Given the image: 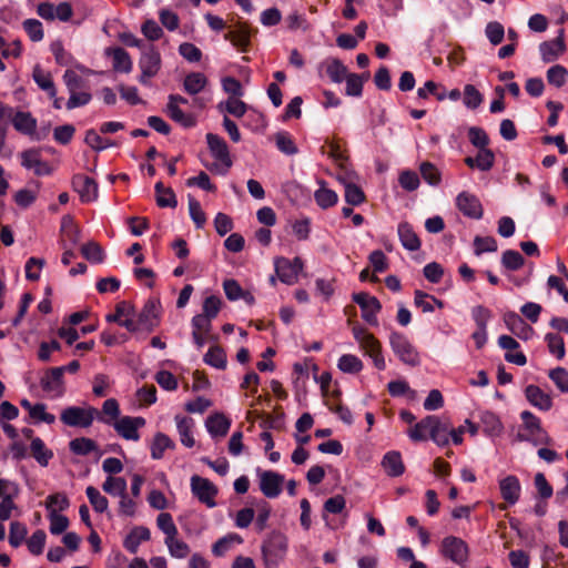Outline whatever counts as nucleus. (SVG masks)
Returning <instances> with one entry per match:
<instances>
[{
    "mask_svg": "<svg viewBox=\"0 0 568 568\" xmlns=\"http://www.w3.org/2000/svg\"><path fill=\"white\" fill-rule=\"evenodd\" d=\"M389 345L394 354L404 364L412 367H416L420 364L418 351L403 333L392 332L389 335Z\"/></svg>",
    "mask_w": 568,
    "mask_h": 568,
    "instance_id": "nucleus-3",
    "label": "nucleus"
},
{
    "mask_svg": "<svg viewBox=\"0 0 568 568\" xmlns=\"http://www.w3.org/2000/svg\"><path fill=\"white\" fill-rule=\"evenodd\" d=\"M87 497L92 505L93 509L97 513H104L108 509L109 501L108 499L100 494V491L93 487L89 486L85 489Z\"/></svg>",
    "mask_w": 568,
    "mask_h": 568,
    "instance_id": "nucleus-57",
    "label": "nucleus"
},
{
    "mask_svg": "<svg viewBox=\"0 0 568 568\" xmlns=\"http://www.w3.org/2000/svg\"><path fill=\"white\" fill-rule=\"evenodd\" d=\"M69 448L75 455L87 456L97 450L98 446L91 438L78 437L69 443Z\"/></svg>",
    "mask_w": 568,
    "mask_h": 568,
    "instance_id": "nucleus-41",
    "label": "nucleus"
},
{
    "mask_svg": "<svg viewBox=\"0 0 568 568\" xmlns=\"http://www.w3.org/2000/svg\"><path fill=\"white\" fill-rule=\"evenodd\" d=\"M160 302L158 300L150 298L145 302L142 311L138 315L140 325L143 331L152 332L159 324L160 315Z\"/></svg>",
    "mask_w": 568,
    "mask_h": 568,
    "instance_id": "nucleus-15",
    "label": "nucleus"
},
{
    "mask_svg": "<svg viewBox=\"0 0 568 568\" xmlns=\"http://www.w3.org/2000/svg\"><path fill=\"white\" fill-rule=\"evenodd\" d=\"M27 534L28 529L24 524L12 521L9 530V544L14 548L19 547L24 541Z\"/></svg>",
    "mask_w": 568,
    "mask_h": 568,
    "instance_id": "nucleus-55",
    "label": "nucleus"
},
{
    "mask_svg": "<svg viewBox=\"0 0 568 568\" xmlns=\"http://www.w3.org/2000/svg\"><path fill=\"white\" fill-rule=\"evenodd\" d=\"M566 49L564 40V30L559 31V36L552 40L544 41L539 44V51L544 62L555 61Z\"/></svg>",
    "mask_w": 568,
    "mask_h": 568,
    "instance_id": "nucleus-19",
    "label": "nucleus"
},
{
    "mask_svg": "<svg viewBox=\"0 0 568 568\" xmlns=\"http://www.w3.org/2000/svg\"><path fill=\"white\" fill-rule=\"evenodd\" d=\"M353 301L361 307L363 320L369 325H377L376 314L382 310L381 302L365 292L353 294Z\"/></svg>",
    "mask_w": 568,
    "mask_h": 568,
    "instance_id": "nucleus-9",
    "label": "nucleus"
},
{
    "mask_svg": "<svg viewBox=\"0 0 568 568\" xmlns=\"http://www.w3.org/2000/svg\"><path fill=\"white\" fill-rule=\"evenodd\" d=\"M274 265L277 277L287 285H293L297 282L298 273L304 267L303 260L298 256L292 261L286 257H276Z\"/></svg>",
    "mask_w": 568,
    "mask_h": 568,
    "instance_id": "nucleus-6",
    "label": "nucleus"
},
{
    "mask_svg": "<svg viewBox=\"0 0 568 568\" xmlns=\"http://www.w3.org/2000/svg\"><path fill=\"white\" fill-rule=\"evenodd\" d=\"M483 94L473 84H466L464 88V104L468 109H477L483 103Z\"/></svg>",
    "mask_w": 568,
    "mask_h": 568,
    "instance_id": "nucleus-62",
    "label": "nucleus"
},
{
    "mask_svg": "<svg viewBox=\"0 0 568 568\" xmlns=\"http://www.w3.org/2000/svg\"><path fill=\"white\" fill-rule=\"evenodd\" d=\"M217 108L223 111L225 110L227 113L234 115L235 118H242L246 110L247 105L240 99L230 98L225 103H219Z\"/></svg>",
    "mask_w": 568,
    "mask_h": 568,
    "instance_id": "nucleus-61",
    "label": "nucleus"
},
{
    "mask_svg": "<svg viewBox=\"0 0 568 568\" xmlns=\"http://www.w3.org/2000/svg\"><path fill=\"white\" fill-rule=\"evenodd\" d=\"M108 53L112 57L115 71L129 73L132 70L131 58L123 48L109 49Z\"/></svg>",
    "mask_w": 568,
    "mask_h": 568,
    "instance_id": "nucleus-32",
    "label": "nucleus"
},
{
    "mask_svg": "<svg viewBox=\"0 0 568 568\" xmlns=\"http://www.w3.org/2000/svg\"><path fill=\"white\" fill-rule=\"evenodd\" d=\"M207 146L212 155L219 160L226 170L232 166L229 146L223 138L214 133L206 134Z\"/></svg>",
    "mask_w": 568,
    "mask_h": 568,
    "instance_id": "nucleus-16",
    "label": "nucleus"
},
{
    "mask_svg": "<svg viewBox=\"0 0 568 568\" xmlns=\"http://www.w3.org/2000/svg\"><path fill=\"white\" fill-rule=\"evenodd\" d=\"M156 524L159 529L165 534V539L171 540L172 537L178 536V528L173 521L171 514L161 513L156 518Z\"/></svg>",
    "mask_w": 568,
    "mask_h": 568,
    "instance_id": "nucleus-56",
    "label": "nucleus"
},
{
    "mask_svg": "<svg viewBox=\"0 0 568 568\" xmlns=\"http://www.w3.org/2000/svg\"><path fill=\"white\" fill-rule=\"evenodd\" d=\"M21 165L27 170H33L37 176H44L52 174V168L49 163L41 160V150L30 148L20 154Z\"/></svg>",
    "mask_w": 568,
    "mask_h": 568,
    "instance_id": "nucleus-10",
    "label": "nucleus"
},
{
    "mask_svg": "<svg viewBox=\"0 0 568 568\" xmlns=\"http://www.w3.org/2000/svg\"><path fill=\"white\" fill-rule=\"evenodd\" d=\"M440 554L454 564L463 566L468 559L469 548L462 538L447 536L442 540Z\"/></svg>",
    "mask_w": 568,
    "mask_h": 568,
    "instance_id": "nucleus-5",
    "label": "nucleus"
},
{
    "mask_svg": "<svg viewBox=\"0 0 568 568\" xmlns=\"http://www.w3.org/2000/svg\"><path fill=\"white\" fill-rule=\"evenodd\" d=\"M176 428L180 435V440L185 447H193L195 444L192 428L194 426V420L191 417L185 416H176Z\"/></svg>",
    "mask_w": 568,
    "mask_h": 568,
    "instance_id": "nucleus-28",
    "label": "nucleus"
},
{
    "mask_svg": "<svg viewBox=\"0 0 568 568\" xmlns=\"http://www.w3.org/2000/svg\"><path fill=\"white\" fill-rule=\"evenodd\" d=\"M337 367L347 374H355L363 369L362 361L352 354H344L339 357Z\"/></svg>",
    "mask_w": 568,
    "mask_h": 568,
    "instance_id": "nucleus-50",
    "label": "nucleus"
},
{
    "mask_svg": "<svg viewBox=\"0 0 568 568\" xmlns=\"http://www.w3.org/2000/svg\"><path fill=\"white\" fill-rule=\"evenodd\" d=\"M397 233L402 245L408 251L420 248L422 242L408 222H400L397 226Z\"/></svg>",
    "mask_w": 568,
    "mask_h": 568,
    "instance_id": "nucleus-24",
    "label": "nucleus"
},
{
    "mask_svg": "<svg viewBox=\"0 0 568 568\" xmlns=\"http://www.w3.org/2000/svg\"><path fill=\"white\" fill-rule=\"evenodd\" d=\"M436 422V416H426L420 422L416 423L413 428L409 429V437L412 440L422 442L427 438L426 434H430L433 423Z\"/></svg>",
    "mask_w": 568,
    "mask_h": 568,
    "instance_id": "nucleus-38",
    "label": "nucleus"
},
{
    "mask_svg": "<svg viewBox=\"0 0 568 568\" xmlns=\"http://www.w3.org/2000/svg\"><path fill=\"white\" fill-rule=\"evenodd\" d=\"M276 148L286 155H294L298 152V149L292 138L286 131H281L275 134Z\"/></svg>",
    "mask_w": 568,
    "mask_h": 568,
    "instance_id": "nucleus-44",
    "label": "nucleus"
},
{
    "mask_svg": "<svg viewBox=\"0 0 568 568\" xmlns=\"http://www.w3.org/2000/svg\"><path fill=\"white\" fill-rule=\"evenodd\" d=\"M501 497L509 505H515L519 497L521 486L519 479L515 475H508L499 481Z\"/></svg>",
    "mask_w": 568,
    "mask_h": 568,
    "instance_id": "nucleus-21",
    "label": "nucleus"
},
{
    "mask_svg": "<svg viewBox=\"0 0 568 568\" xmlns=\"http://www.w3.org/2000/svg\"><path fill=\"white\" fill-rule=\"evenodd\" d=\"M205 426L212 437H224L231 427V420L222 413H214L207 417Z\"/></svg>",
    "mask_w": 568,
    "mask_h": 568,
    "instance_id": "nucleus-25",
    "label": "nucleus"
},
{
    "mask_svg": "<svg viewBox=\"0 0 568 568\" xmlns=\"http://www.w3.org/2000/svg\"><path fill=\"white\" fill-rule=\"evenodd\" d=\"M41 388L50 395L51 398H60L65 393L64 375L59 367L45 369L40 379Z\"/></svg>",
    "mask_w": 568,
    "mask_h": 568,
    "instance_id": "nucleus-7",
    "label": "nucleus"
},
{
    "mask_svg": "<svg viewBox=\"0 0 568 568\" xmlns=\"http://www.w3.org/2000/svg\"><path fill=\"white\" fill-rule=\"evenodd\" d=\"M284 476L273 471L265 470L260 474V489L267 498H276L282 493Z\"/></svg>",
    "mask_w": 568,
    "mask_h": 568,
    "instance_id": "nucleus-14",
    "label": "nucleus"
},
{
    "mask_svg": "<svg viewBox=\"0 0 568 568\" xmlns=\"http://www.w3.org/2000/svg\"><path fill=\"white\" fill-rule=\"evenodd\" d=\"M549 352L555 355L558 359L565 356V342L564 338L556 333H547L545 336Z\"/></svg>",
    "mask_w": 568,
    "mask_h": 568,
    "instance_id": "nucleus-59",
    "label": "nucleus"
},
{
    "mask_svg": "<svg viewBox=\"0 0 568 568\" xmlns=\"http://www.w3.org/2000/svg\"><path fill=\"white\" fill-rule=\"evenodd\" d=\"M203 361L205 364L217 369H225L227 363L226 354L224 349L219 345L211 346L204 355Z\"/></svg>",
    "mask_w": 568,
    "mask_h": 568,
    "instance_id": "nucleus-37",
    "label": "nucleus"
},
{
    "mask_svg": "<svg viewBox=\"0 0 568 568\" xmlns=\"http://www.w3.org/2000/svg\"><path fill=\"white\" fill-rule=\"evenodd\" d=\"M486 37L493 45H498L505 37V28L498 21H490L485 28Z\"/></svg>",
    "mask_w": 568,
    "mask_h": 568,
    "instance_id": "nucleus-63",
    "label": "nucleus"
},
{
    "mask_svg": "<svg viewBox=\"0 0 568 568\" xmlns=\"http://www.w3.org/2000/svg\"><path fill=\"white\" fill-rule=\"evenodd\" d=\"M47 535L44 530L38 529L36 530L31 537L27 540V546L29 551L34 555L39 556L43 552V548L45 545Z\"/></svg>",
    "mask_w": 568,
    "mask_h": 568,
    "instance_id": "nucleus-64",
    "label": "nucleus"
},
{
    "mask_svg": "<svg viewBox=\"0 0 568 568\" xmlns=\"http://www.w3.org/2000/svg\"><path fill=\"white\" fill-rule=\"evenodd\" d=\"M32 78L40 89L48 92L50 98H54L57 95V89L51 74L49 72H44L39 64L34 67Z\"/></svg>",
    "mask_w": 568,
    "mask_h": 568,
    "instance_id": "nucleus-33",
    "label": "nucleus"
},
{
    "mask_svg": "<svg viewBox=\"0 0 568 568\" xmlns=\"http://www.w3.org/2000/svg\"><path fill=\"white\" fill-rule=\"evenodd\" d=\"M207 79L201 72H191L184 79V90L191 95L200 93L206 85Z\"/></svg>",
    "mask_w": 568,
    "mask_h": 568,
    "instance_id": "nucleus-36",
    "label": "nucleus"
},
{
    "mask_svg": "<svg viewBox=\"0 0 568 568\" xmlns=\"http://www.w3.org/2000/svg\"><path fill=\"white\" fill-rule=\"evenodd\" d=\"M363 351L373 359L374 366L377 369H385L386 364L382 353V345L376 337H368V345Z\"/></svg>",
    "mask_w": 568,
    "mask_h": 568,
    "instance_id": "nucleus-35",
    "label": "nucleus"
},
{
    "mask_svg": "<svg viewBox=\"0 0 568 568\" xmlns=\"http://www.w3.org/2000/svg\"><path fill=\"white\" fill-rule=\"evenodd\" d=\"M481 423L485 426V432L491 436L499 435L503 430V424L498 416L491 412H485L480 417Z\"/></svg>",
    "mask_w": 568,
    "mask_h": 568,
    "instance_id": "nucleus-60",
    "label": "nucleus"
},
{
    "mask_svg": "<svg viewBox=\"0 0 568 568\" xmlns=\"http://www.w3.org/2000/svg\"><path fill=\"white\" fill-rule=\"evenodd\" d=\"M325 72L326 75L334 83H341L347 75V68L337 58H327L318 64V73L322 75Z\"/></svg>",
    "mask_w": 568,
    "mask_h": 568,
    "instance_id": "nucleus-18",
    "label": "nucleus"
},
{
    "mask_svg": "<svg viewBox=\"0 0 568 568\" xmlns=\"http://www.w3.org/2000/svg\"><path fill=\"white\" fill-rule=\"evenodd\" d=\"M381 465L389 477H398L405 471L402 455L397 450L387 452L383 456Z\"/></svg>",
    "mask_w": 568,
    "mask_h": 568,
    "instance_id": "nucleus-23",
    "label": "nucleus"
},
{
    "mask_svg": "<svg viewBox=\"0 0 568 568\" xmlns=\"http://www.w3.org/2000/svg\"><path fill=\"white\" fill-rule=\"evenodd\" d=\"M115 432L126 440H139V428L145 425V418L141 416H123L115 420L113 424Z\"/></svg>",
    "mask_w": 568,
    "mask_h": 568,
    "instance_id": "nucleus-11",
    "label": "nucleus"
},
{
    "mask_svg": "<svg viewBox=\"0 0 568 568\" xmlns=\"http://www.w3.org/2000/svg\"><path fill=\"white\" fill-rule=\"evenodd\" d=\"M504 322L507 328L515 335L521 337L523 331H531L532 328L515 312H507L504 315Z\"/></svg>",
    "mask_w": 568,
    "mask_h": 568,
    "instance_id": "nucleus-43",
    "label": "nucleus"
},
{
    "mask_svg": "<svg viewBox=\"0 0 568 568\" xmlns=\"http://www.w3.org/2000/svg\"><path fill=\"white\" fill-rule=\"evenodd\" d=\"M98 410L94 407L83 408L69 406L60 414V420L70 427L88 428L92 425Z\"/></svg>",
    "mask_w": 568,
    "mask_h": 568,
    "instance_id": "nucleus-4",
    "label": "nucleus"
},
{
    "mask_svg": "<svg viewBox=\"0 0 568 568\" xmlns=\"http://www.w3.org/2000/svg\"><path fill=\"white\" fill-rule=\"evenodd\" d=\"M37 123V119L30 112L26 111H17L14 113V118L12 119L13 128L19 133L28 136H31L36 133Z\"/></svg>",
    "mask_w": 568,
    "mask_h": 568,
    "instance_id": "nucleus-26",
    "label": "nucleus"
},
{
    "mask_svg": "<svg viewBox=\"0 0 568 568\" xmlns=\"http://www.w3.org/2000/svg\"><path fill=\"white\" fill-rule=\"evenodd\" d=\"M212 321L213 320L205 317L202 314H196L192 317L191 321L193 332L205 333L207 336H210L212 342H217L219 335L212 334Z\"/></svg>",
    "mask_w": 568,
    "mask_h": 568,
    "instance_id": "nucleus-49",
    "label": "nucleus"
},
{
    "mask_svg": "<svg viewBox=\"0 0 568 568\" xmlns=\"http://www.w3.org/2000/svg\"><path fill=\"white\" fill-rule=\"evenodd\" d=\"M81 254L84 258H87L91 263H102L104 261L105 254L102 246L97 242H88L82 245Z\"/></svg>",
    "mask_w": 568,
    "mask_h": 568,
    "instance_id": "nucleus-46",
    "label": "nucleus"
},
{
    "mask_svg": "<svg viewBox=\"0 0 568 568\" xmlns=\"http://www.w3.org/2000/svg\"><path fill=\"white\" fill-rule=\"evenodd\" d=\"M498 248L497 241L493 236H475L474 253L479 256L483 253L496 252Z\"/></svg>",
    "mask_w": 568,
    "mask_h": 568,
    "instance_id": "nucleus-53",
    "label": "nucleus"
},
{
    "mask_svg": "<svg viewBox=\"0 0 568 568\" xmlns=\"http://www.w3.org/2000/svg\"><path fill=\"white\" fill-rule=\"evenodd\" d=\"M429 437L438 446H447L449 444L448 426L442 423L438 417H436V422L433 423Z\"/></svg>",
    "mask_w": 568,
    "mask_h": 568,
    "instance_id": "nucleus-45",
    "label": "nucleus"
},
{
    "mask_svg": "<svg viewBox=\"0 0 568 568\" xmlns=\"http://www.w3.org/2000/svg\"><path fill=\"white\" fill-rule=\"evenodd\" d=\"M166 113L174 122L181 124L183 128L189 129L196 124L194 116L184 113L175 103H168Z\"/></svg>",
    "mask_w": 568,
    "mask_h": 568,
    "instance_id": "nucleus-39",
    "label": "nucleus"
},
{
    "mask_svg": "<svg viewBox=\"0 0 568 568\" xmlns=\"http://www.w3.org/2000/svg\"><path fill=\"white\" fill-rule=\"evenodd\" d=\"M154 191L158 206L171 209L176 207L178 200L174 191L171 187L164 186V184L161 181H159L154 185Z\"/></svg>",
    "mask_w": 568,
    "mask_h": 568,
    "instance_id": "nucleus-29",
    "label": "nucleus"
},
{
    "mask_svg": "<svg viewBox=\"0 0 568 568\" xmlns=\"http://www.w3.org/2000/svg\"><path fill=\"white\" fill-rule=\"evenodd\" d=\"M314 199L316 204L323 210L334 206L338 201L337 193L324 186L315 191Z\"/></svg>",
    "mask_w": 568,
    "mask_h": 568,
    "instance_id": "nucleus-47",
    "label": "nucleus"
},
{
    "mask_svg": "<svg viewBox=\"0 0 568 568\" xmlns=\"http://www.w3.org/2000/svg\"><path fill=\"white\" fill-rule=\"evenodd\" d=\"M72 187L79 193L83 203H90L98 199L99 187L95 180L83 174H74L72 178Z\"/></svg>",
    "mask_w": 568,
    "mask_h": 568,
    "instance_id": "nucleus-12",
    "label": "nucleus"
},
{
    "mask_svg": "<svg viewBox=\"0 0 568 568\" xmlns=\"http://www.w3.org/2000/svg\"><path fill=\"white\" fill-rule=\"evenodd\" d=\"M103 490L112 496H121L126 491V480L122 477L109 476L102 485Z\"/></svg>",
    "mask_w": 568,
    "mask_h": 568,
    "instance_id": "nucleus-52",
    "label": "nucleus"
},
{
    "mask_svg": "<svg viewBox=\"0 0 568 568\" xmlns=\"http://www.w3.org/2000/svg\"><path fill=\"white\" fill-rule=\"evenodd\" d=\"M525 396L534 407L542 412H548L552 407V398L550 395L536 385H528L525 388Z\"/></svg>",
    "mask_w": 568,
    "mask_h": 568,
    "instance_id": "nucleus-20",
    "label": "nucleus"
},
{
    "mask_svg": "<svg viewBox=\"0 0 568 568\" xmlns=\"http://www.w3.org/2000/svg\"><path fill=\"white\" fill-rule=\"evenodd\" d=\"M252 30L246 23H239L237 28L225 33V40L239 48L241 51H247L250 45Z\"/></svg>",
    "mask_w": 568,
    "mask_h": 568,
    "instance_id": "nucleus-22",
    "label": "nucleus"
},
{
    "mask_svg": "<svg viewBox=\"0 0 568 568\" xmlns=\"http://www.w3.org/2000/svg\"><path fill=\"white\" fill-rule=\"evenodd\" d=\"M457 209L467 217L480 220L484 214L479 199L469 192L463 191L456 197Z\"/></svg>",
    "mask_w": 568,
    "mask_h": 568,
    "instance_id": "nucleus-13",
    "label": "nucleus"
},
{
    "mask_svg": "<svg viewBox=\"0 0 568 568\" xmlns=\"http://www.w3.org/2000/svg\"><path fill=\"white\" fill-rule=\"evenodd\" d=\"M191 489L196 498L205 504L209 508L216 506L215 496L219 490L216 486L209 479L194 475L191 477Z\"/></svg>",
    "mask_w": 568,
    "mask_h": 568,
    "instance_id": "nucleus-8",
    "label": "nucleus"
},
{
    "mask_svg": "<svg viewBox=\"0 0 568 568\" xmlns=\"http://www.w3.org/2000/svg\"><path fill=\"white\" fill-rule=\"evenodd\" d=\"M151 538V531L144 526L134 527L125 537L123 547L131 554H136L139 546Z\"/></svg>",
    "mask_w": 568,
    "mask_h": 568,
    "instance_id": "nucleus-27",
    "label": "nucleus"
},
{
    "mask_svg": "<svg viewBox=\"0 0 568 568\" xmlns=\"http://www.w3.org/2000/svg\"><path fill=\"white\" fill-rule=\"evenodd\" d=\"M523 425L517 433L515 440L528 442L534 446L550 445L551 438L548 433L542 428L541 420L529 410H524L520 414Z\"/></svg>",
    "mask_w": 568,
    "mask_h": 568,
    "instance_id": "nucleus-1",
    "label": "nucleus"
},
{
    "mask_svg": "<svg viewBox=\"0 0 568 568\" xmlns=\"http://www.w3.org/2000/svg\"><path fill=\"white\" fill-rule=\"evenodd\" d=\"M175 443L164 433H156L151 444V457L161 459L166 449H173Z\"/></svg>",
    "mask_w": 568,
    "mask_h": 568,
    "instance_id": "nucleus-31",
    "label": "nucleus"
},
{
    "mask_svg": "<svg viewBox=\"0 0 568 568\" xmlns=\"http://www.w3.org/2000/svg\"><path fill=\"white\" fill-rule=\"evenodd\" d=\"M287 552V538L281 531H272L262 544L265 568H278Z\"/></svg>",
    "mask_w": 568,
    "mask_h": 568,
    "instance_id": "nucleus-2",
    "label": "nucleus"
},
{
    "mask_svg": "<svg viewBox=\"0 0 568 568\" xmlns=\"http://www.w3.org/2000/svg\"><path fill=\"white\" fill-rule=\"evenodd\" d=\"M139 67L145 75H156L161 67V55L154 45L149 44L142 50Z\"/></svg>",
    "mask_w": 568,
    "mask_h": 568,
    "instance_id": "nucleus-17",
    "label": "nucleus"
},
{
    "mask_svg": "<svg viewBox=\"0 0 568 568\" xmlns=\"http://www.w3.org/2000/svg\"><path fill=\"white\" fill-rule=\"evenodd\" d=\"M84 142L93 150L100 152L108 148L115 146L116 143L109 139H103L94 129H89L85 132Z\"/></svg>",
    "mask_w": 568,
    "mask_h": 568,
    "instance_id": "nucleus-42",
    "label": "nucleus"
},
{
    "mask_svg": "<svg viewBox=\"0 0 568 568\" xmlns=\"http://www.w3.org/2000/svg\"><path fill=\"white\" fill-rule=\"evenodd\" d=\"M164 542L169 549L170 555L174 558H185L191 551L189 545L185 541L178 539L176 537H172L171 540L164 539Z\"/></svg>",
    "mask_w": 568,
    "mask_h": 568,
    "instance_id": "nucleus-58",
    "label": "nucleus"
},
{
    "mask_svg": "<svg viewBox=\"0 0 568 568\" xmlns=\"http://www.w3.org/2000/svg\"><path fill=\"white\" fill-rule=\"evenodd\" d=\"M500 263L506 271L515 272L525 265V258L518 251L509 248L503 252Z\"/></svg>",
    "mask_w": 568,
    "mask_h": 568,
    "instance_id": "nucleus-40",
    "label": "nucleus"
},
{
    "mask_svg": "<svg viewBox=\"0 0 568 568\" xmlns=\"http://www.w3.org/2000/svg\"><path fill=\"white\" fill-rule=\"evenodd\" d=\"M398 183L407 192L416 191L420 185L418 174L412 170H403L398 175Z\"/></svg>",
    "mask_w": 568,
    "mask_h": 568,
    "instance_id": "nucleus-51",
    "label": "nucleus"
},
{
    "mask_svg": "<svg viewBox=\"0 0 568 568\" xmlns=\"http://www.w3.org/2000/svg\"><path fill=\"white\" fill-rule=\"evenodd\" d=\"M369 79V72L363 74L347 73L345 77L346 88L345 94L348 97H361L363 94L364 81Z\"/></svg>",
    "mask_w": 568,
    "mask_h": 568,
    "instance_id": "nucleus-30",
    "label": "nucleus"
},
{
    "mask_svg": "<svg viewBox=\"0 0 568 568\" xmlns=\"http://www.w3.org/2000/svg\"><path fill=\"white\" fill-rule=\"evenodd\" d=\"M419 172L426 183L432 186L439 185L442 181V174L435 164L428 161L422 162L419 165Z\"/></svg>",
    "mask_w": 568,
    "mask_h": 568,
    "instance_id": "nucleus-48",
    "label": "nucleus"
},
{
    "mask_svg": "<svg viewBox=\"0 0 568 568\" xmlns=\"http://www.w3.org/2000/svg\"><path fill=\"white\" fill-rule=\"evenodd\" d=\"M30 450L32 457L43 467L48 466L49 460L53 457L52 450L45 447L44 442L40 437L32 438Z\"/></svg>",
    "mask_w": 568,
    "mask_h": 568,
    "instance_id": "nucleus-34",
    "label": "nucleus"
},
{
    "mask_svg": "<svg viewBox=\"0 0 568 568\" xmlns=\"http://www.w3.org/2000/svg\"><path fill=\"white\" fill-rule=\"evenodd\" d=\"M233 541L240 544L242 542V538L237 534H230L227 536L220 538L212 546L213 555L216 557L224 556L230 550Z\"/></svg>",
    "mask_w": 568,
    "mask_h": 568,
    "instance_id": "nucleus-54",
    "label": "nucleus"
}]
</instances>
